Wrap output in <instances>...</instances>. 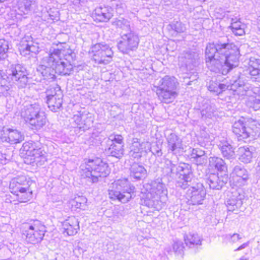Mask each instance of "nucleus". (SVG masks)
<instances>
[{
    "mask_svg": "<svg viewBox=\"0 0 260 260\" xmlns=\"http://www.w3.org/2000/svg\"><path fill=\"white\" fill-rule=\"evenodd\" d=\"M33 46V42L31 40L24 39L19 44L18 49L22 55H26L32 52L31 49Z\"/></svg>",
    "mask_w": 260,
    "mask_h": 260,
    "instance_id": "nucleus-21",
    "label": "nucleus"
},
{
    "mask_svg": "<svg viewBox=\"0 0 260 260\" xmlns=\"http://www.w3.org/2000/svg\"><path fill=\"white\" fill-rule=\"evenodd\" d=\"M29 123L32 129H40L46 124V117L43 113L38 112L34 117L29 118Z\"/></svg>",
    "mask_w": 260,
    "mask_h": 260,
    "instance_id": "nucleus-14",
    "label": "nucleus"
},
{
    "mask_svg": "<svg viewBox=\"0 0 260 260\" xmlns=\"http://www.w3.org/2000/svg\"><path fill=\"white\" fill-rule=\"evenodd\" d=\"M10 49L9 42L4 38L0 39V61L4 60L8 57Z\"/></svg>",
    "mask_w": 260,
    "mask_h": 260,
    "instance_id": "nucleus-22",
    "label": "nucleus"
},
{
    "mask_svg": "<svg viewBox=\"0 0 260 260\" xmlns=\"http://www.w3.org/2000/svg\"><path fill=\"white\" fill-rule=\"evenodd\" d=\"M89 53L92 60L98 64H107L112 61L114 53L108 45L96 43L92 45Z\"/></svg>",
    "mask_w": 260,
    "mask_h": 260,
    "instance_id": "nucleus-7",
    "label": "nucleus"
},
{
    "mask_svg": "<svg viewBox=\"0 0 260 260\" xmlns=\"http://www.w3.org/2000/svg\"><path fill=\"white\" fill-rule=\"evenodd\" d=\"M56 45L58 47L49 53L46 62L55 74L69 75L75 67L70 47L65 42H59Z\"/></svg>",
    "mask_w": 260,
    "mask_h": 260,
    "instance_id": "nucleus-2",
    "label": "nucleus"
},
{
    "mask_svg": "<svg viewBox=\"0 0 260 260\" xmlns=\"http://www.w3.org/2000/svg\"><path fill=\"white\" fill-rule=\"evenodd\" d=\"M157 94L163 103L169 104L172 102L173 100L177 95V92L168 89H165L162 87H159L157 89Z\"/></svg>",
    "mask_w": 260,
    "mask_h": 260,
    "instance_id": "nucleus-13",
    "label": "nucleus"
},
{
    "mask_svg": "<svg viewBox=\"0 0 260 260\" xmlns=\"http://www.w3.org/2000/svg\"><path fill=\"white\" fill-rule=\"evenodd\" d=\"M206 62L218 66L222 74L238 66L237 49L233 43H209L205 50Z\"/></svg>",
    "mask_w": 260,
    "mask_h": 260,
    "instance_id": "nucleus-1",
    "label": "nucleus"
},
{
    "mask_svg": "<svg viewBox=\"0 0 260 260\" xmlns=\"http://www.w3.org/2000/svg\"><path fill=\"white\" fill-rule=\"evenodd\" d=\"M258 129L257 123L254 120L246 121L244 119H239L232 126V131L239 141L256 136Z\"/></svg>",
    "mask_w": 260,
    "mask_h": 260,
    "instance_id": "nucleus-6",
    "label": "nucleus"
},
{
    "mask_svg": "<svg viewBox=\"0 0 260 260\" xmlns=\"http://www.w3.org/2000/svg\"><path fill=\"white\" fill-rule=\"evenodd\" d=\"M113 138L111 139L112 144L124 145L123 142V137L120 134H113L111 135Z\"/></svg>",
    "mask_w": 260,
    "mask_h": 260,
    "instance_id": "nucleus-27",
    "label": "nucleus"
},
{
    "mask_svg": "<svg viewBox=\"0 0 260 260\" xmlns=\"http://www.w3.org/2000/svg\"><path fill=\"white\" fill-rule=\"evenodd\" d=\"M257 66V63L254 61H250L249 62L247 70L251 76H256L260 75V69Z\"/></svg>",
    "mask_w": 260,
    "mask_h": 260,
    "instance_id": "nucleus-25",
    "label": "nucleus"
},
{
    "mask_svg": "<svg viewBox=\"0 0 260 260\" xmlns=\"http://www.w3.org/2000/svg\"><path fill=\"white\" fill-rule=\"evenodd\" d=\"M198 241H199V240H194L193 242H190V243H191L192 244H197Z\"/></svg>",
    "mask_w": 260,
    "mask_h": 260,
    "instance_id": "nucleus-33",
    "label": "nucleus"
},
{
    "mask_svg": "<svg viewBox=\"0 0 260 260\" xmlns=\"http://www.w3.org/2000/svg\"><path fill=\"white\" fill-rule=\"evenodd\" d=\"M246 246V244H244L242 246H241L239 247H238L236 250H240V249H241L242 248H245Z\"/></svg>",
    "mask_w": 260,
    "mask_h": 260,
    "instance_id": "nucleus-31",
    "label": "nucleus"
},
{
    "mask_svg": "<svg viewBox=\"0 0 260 260\" xmlns=\"http://www.w3.org/2000/svg\"><path fill=\"white\" fill-rule=\"evenodd\" d=\"M45 233V226L40 221L35 220L25 231V239L28 243L38 244L43 240Z\"/></svg>",
    "mask_w": 260,
    "mask_h": 260,
    "instance_id": "nucleus-9",
    "label": "nucleus"
},
{
    "mask_svg": "<svg viewBox=\"0 0 260 260\" xmlns=\"http://www.w3.org/2000/svg\"><path fill=\"white\" fill-rule=\"evenodd\" d=\"M23 151H25L24 158L27 163L33 162L43 155L41 149L33 144H28L24 146Z\"/></svg>",
    "mask_w": 260,
    "mask_h": 260,
    "instance_id": "nucleus-11",
    "label": "nucleus"
},
{
    "mask_svg": "<svg viewBox=\"0 0 260 260\" xmlns=\"http://www.w3.org/2000/svg\"><path fill=\"white\" fill-rule=\"evenodd\" d=\"M239 234H235L233 235V238H238V239H240V237H239Z\"/></svg>",
    "mask_w": 260,
    "mask_h": 260,
    "instance_id": "nucleus-32",
    "label": "nucleus"
},
{
    "mask_svg": "<svg viewBox=\"0 0 260 260\" xmlns=\"http://www.w3.org/2000/svg\"><path fill=\"white\" fill-rule=\"evenodd\" d=\"M9 128H6L5 126L0 127V140L3 142H7L8 138V133Z\"/></svg>",
    "mask_w": 260,
    "mask_h": 260,
    "instance_id": "nucleus-28",
    "label": "nucleus"
},
{
    "mask_svg": "<svg viewBox=\"0 0 260 260\" xmlns=\"http://www.w3.org/2000/svg\"><path fill=\"white\" fill-rule=\"evenodd\" d=\"M87 200L83 196H77L69 202L70 208L72 210L77 211L82 209L86 204Z\"/></svg>",
    "mask_w": 260,
    "mask_h": 260,
    "instance_id": "nucleus-16",
    "label": "nucleus"
},
{
    "mask_svg": "<svg viewBox=\"0 0 260 260\" xmlns=\"http://www.w3.org/2000/svg\"><path fill=\"white\" fill-rule=\"evenodd\" d=\"M124 145L111 144L108 149L112 156L117 158H121L124 153Z\"/></svg>",
    "mask_w": 260,
    "mask_h": 260,
    "instance_id": "nucleus-20",
    "label": "nucleus"
},
{
    "mask_svg": "<svg viewBox=\"0 0 260 260\" xmlns=\"http://www.w3.org/2000/svg\"><path fill=\"white\" fill-rule=\"evenodd\" d=\"M46 103L48 108L53 112H56L62 105L63 94L59 86L51 87L46 90Z\"/></svg>",
    "mask_w": 260,
    "mask_h": 260,
    "instance_id": "nucleus-8",
    "label": "nucleus"
},
{
    "mask_svg": "<svg viewBox=\"0 0 260 260\" xmlns=\"http://www.w3.org/2000/svg\"><path fill=\"white\" fill-rule=\"evenodd\" d=\"M12 75L15 78V80L20 83H25L27 77L25 69L20 66H16L12 72Z\"/></svg>",
    "mask_w": 260,
    "mask_h": 260,
    "instance_id": "nucleus-15",
    "label": "nucleus"
},
{
    "mask_svg": "<svg viewBox=\"0 0 260 260\" xmlns=\"http://www.w3.org/2000/svg\"><path fill=\"white\" fill-rule=\"evenodd\" d=\"M110 173L108 164L99 158L85 160L80 170L83 179H88L92 183L98 182L100 179L107 177Z\"/></svg>",
    "mask_w": 260,
    "mask_h": 260,
    "instance_id": "nucleus-4",
    "label": "nucleus"
},
{
    "mask_svg": "<svg viewBox=\"0 0 260 260\" xmlns=\"http://www.w3.org/2000/svg\"><path fill=\"white\" fill-rule=\"evenodd\" d=\"M225 85L224 84H220L219 85V87L221 88V89H222L224 87Z\"/></svg>",
    "mask_w": 260,
    "mask_h": 260,
    "instance_id": "nucleus-34",
    "label": "nucleus"
},
{
    "mask_svg": "<svg viewBox=\"0 0 260 260\" xmlns=\"http://www.w3.org/2000/svg\"><path fill=\"white\" fill-rule=\"evenodd\" d=\"M132 176L136 180H140L146 173V170L142 166H136L132 171Z\"/></svg>",
    "mask_w": 260,
    "mask_h": 260,
    "instance_id": "nucleus-24",
    "label": "nucleus"
},
{
    "mask_svg": "<svg viewBox=\"0 0 260 260\" xmlns=\"http://www.w3.org/2000/svg\"><path fill=\"white\" fill-rule=\"evenodd\" d=\"M8 138L7 142L17 144L21 142L24 140V136L22 134L16 129L9 128Z\"/></svg>",
    "mask_w": 260,
    "mask_h": 260,
    "instance_id": "nucleus-17",
    "label": "nucleus"
},
{
    "mask_svg": "<svg viewBox=\"0 0 260 260\" xmlns=\"http://www.w3.org/2000/svg\"><path fill=\"white\" fill-rule=\"evenodd\" d=\"M206 193L203 189H194L191 192L190 202L192 205H199L204 200Z\"/></svg>",
    "mask_w": 260,
    "mask_h": 260,
    "instance_id": "nucleus-18",
    "label": "nucleus"
},
{
    "mask_svg": "<svg viewBox=\"0 0 260 260\" xmlns=\"http://www.w3.org/2000/svg\"><path fill=\"white\" fill-rule=\"evenodd\" d=\"M31 182L25 177H18L10 182L9 189L13 197L8 196L6 200L10 203H26L33 197Z\"/></svg>",
    "mask_w": 260,
    "mask_h": 260,
    "instance_id": "nucleus-3",
    "label": "nucleus"
},
{
    "mask_svg": "<svg viewBox=\"0 0 260 260\" xmlns=\"http://www.w3.org/2000/svg\"><path fill=\"white\" fill-rule=\"evenodd\" d=\"M111 8L104 6L96 8L92 14L94 20L97 22H105L108 21L113 16Z\"/></svg>",
    "mask_w": 260,
    "mask_h": 260,
    "instance_id": "nucleus-10",
    "label": "nucleus"
},
{
    "mask_svg": "<svg viewBox=\"0 0 260 260\" xmlns=\"http://www.w3.org/2000/svg\"><path fill=\"white\" fill-rule=\"evenodd\" d=\"M239 260H247L246 258H241Z\"/></svg>",
    "mask_w": 260,
    "mask_h": 260,
    "instance_id": "nucleus-35",
    "label": "nucleus"
},
{
    "mask_svg": "<svg viewBox=\"0 0 260 260\" xmlns=\"http://www.w3.org/2000/svg\"><path fill=\"white\" fill-rule=\"evenodd\" d=\"M171 78L169 76H165L160 80V86L169 87L171 83Z\"/></svg>",
    "mask_w": 260,
    "mask_h": 260,
    "instance_id": "nucleus-29",
    "label": "nucleus"
},
{
    "mask_svg": "<svg viewBox=\"0 0 260 260\" xmlns=\"http://www.w3.org/2000/svg\"><path fill=\"white\" fill-rule=\"evenodd\" d=\"M127 41V46L131 49L138 46V42L134 38H128Z\"/></svg>",
    "mask_w": 260,
    "mask_h": 260,
    "instance_id": "nucleus-30",
    "label": "nucleus"
},
{
    "mask_svg": "<svg viewBox=\"0 0 260 260\" xmlns=\"http://www.w3.org/2000/svg\"><path fill=\"white\" fill-rule=\"evenodd\" d=\"M135 187L129 184L127 179L115 180L108 190V196L112 201H118L122 203L128 202L135 193Z\"/></svg>",
    "mask_w": 260,
    "mask_h": 260,
    "instance_id": "nucleus-5",
    "label": "nucleus"
},
{
    "mask_svg": "<svg viewBox=\"0 0 260 260\" xmlns=\"http://www.w3.org/2000/svg\"><path fill=\"white\" fill-rule=\"evenodd\" d=\"M203 1H205V0H203Z\"/></svg>",
    "mask_w": 260,
    "mask_h": 260,
    "instance_id": "nucleus-36",
    "label": "nucleus"
},
{
    "mask_svg": "<svg viewBox=\"0 0 260 260\" xmlns=\"http://www.w3.org/2000/svg\"><path fill=\"white\" fill-rule=\"evenodd\" d=\"M221 151L223 155L227 157L232 156L234 153L232 146L230 144H225L222 146Z\"/></svg>",
    "mask_w": 260,
    "mask_h": 260,
    "instance_id": "nucleus-26",
    "label": "nucleus"
},
{
    "mask_svg": "<svg viewBox=\"0 0 260 260\" xmlns=\"http://www.w3.org/2000/svg\"><path fill=\"white\" fill-rule=\"evenodd\" d=\"M209 165L211 167H214L217 171L220 172L224 171V168H226L223 160L217 157H211Z\"/></svg>",
    "mask_w": 260,
    "mask_h": 260,
    "instance_id": "nucleus-23",
    "label": "nucleus"
},
{
    "mask_svg": "<svg viewBox=\"0 0 260 260\" xmlns=\"http://www.w3.org/2000/svg\"><path fill=\"white\" fill-rule=\"evenodd\" d=\"M230 28L235 36H242L245 34L244 24L238 20H233Z\"/></svg>",
    "mask_w": 260,
    "mask_h": 260,
    "instance_id": "nucleus-19",
    "label": "nucleus"
},
{
    "mask_svg": "<svg viewBox=\"0 0 260 260\" xmlns=\"http://www.w3.org/2000/svg\"><path fill=\"white\" fill-rule=\"evenodd\" d=\"M64 233L69 236H73L77 233L79 228V223L75 217H69L62 223Z\"/></svg>",
    "mask_w": 260,
    "mask_h": 260,
    "instance_id": "nucleus-12",
    "label": "nucleus"
}]
</instances>
